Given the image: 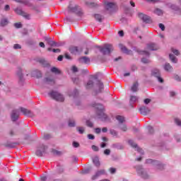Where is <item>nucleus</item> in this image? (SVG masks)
<instances>
[{"mask_svg": "<svg viewBox=\"0 0 181 181\" xmlns=\"http://www.w3.org/2000/svg\"><path fill=\"white\" fill-rule=\"evenodd\" d=\"M92 107H94L95 109H97V114L100 119H102L103 121H105V119H107V115L104 113V110H103V105L100 104H93Z\"/></svg>", "mask_w": 181, "mask_h": 181, "instance_id": "1", "label": "nucleus"}, {"mask_svg": "<svg viewBox=\"0 0 181 181\" xmlns=\"http://www.w3.org/2000/svg\"><path fill=\"white\" fill-rule=\"evenodd\" d=\"M49 95L56 101H59L60 103H63V101H64V97L59 92L52 90L49 93Z\"/></svg>", "mask_w": 181, "mask_h": 181, "instance_id": "2", "label": "nucleus"}, {"mask_svg": "<svg viewBox=\"0 0 181 181\" xmlns=\"http://www.w3.org/2000/svg\"><path fill=\"white\" fill-rule=\"evenodd\" d=\"M46 149H47V146H45L44 144L40 145L37 151L35 152V155H37V156H43V153H45L46 152Z\"/></svg>", "mask_w": 181, "mask_h": 181, "instance_id": "3", "label": "nucleus"}, {"mask_svg": "<svg viewBox=\"0 0 181 181\" xmlns=\"http://www.w3.org/2000/svg\"><path fill=\"white\" fill-rule=\"evenodd\" d=\"M152 76H153V77H156L159 83H162L164 82L163 78L160 77V71H159L158 69H154L152 71Z\"/></svg>", "mask_w": 181, "mask_h": 181, "instance_id": "4", "label": "nucleus"}, {"mask_svg": "<svg viewBox=\"0 0 181 181\" xmlns=\"http://www.w3.org/2000/svg\"><path fill=\"white\" fill-rule=\"evenodd\" d=\"M146 163H151L152 165H156L157 169H160V170H162V169H163V165H162L160 163V162L158 161V160H153L152 159H147L146 160Z\"/></svg>", "mask_w": 181, "mask_h": 181, "instance_id": "5", "label": "nucleus"}, {"mask_svg": "<svg viewBox=\"0 0 181 181\" xmlns=\"http://www.w3.org/2000/svg\"><path fill=\"white\" fill-rule=\"evenodd\" d=\"M139 17L142 19L146 23H149L151 22V17L142 13H139Z\"/></svg>", "mask_w": 181, "mask_h": 181, "instance_id": "6", "label": "nucleus"}, {"mask_svg": "<svg viewBox=\"0 0 181 181\" xmlns=\"http://www.w3.org/2000/svg\"><path fill=\"white\" fill-rule=\"evenodd\" d=\"M139 111H140V114H141V115H146L149 114V112H151L149 108H148L145 106L141 107L139 108Z\"/></svg>", "mask_w": 181, "mask_h": 181, "instance_id": "7", "label": "nucleus"}, {"mask_svg": "<svg viewBox=\"0 0 181 181\" xmlns=\"http://www.w3.org/2000/svg\"><path fill=\"white\" fill-rule=\"evenodd\" d=\"M20 111H21V112H23V114L24 115H28V117H32V115H33L32 111H30L25 107H21Z\"/></svg>", "mask_w": 181, "mask_h": 181, "instance_id": "8", "label": "nucleus"}, {"mask_svg": "<svg viewBox=\"0 0 181 181\" xmlns=\"http://www.w3.org/2000/svg\"><path fill=\"white\" fill-rule=\"evenodd\" d=\"M115 8V4L111 2H105V8L107 11H110V9H114Z\"/></svg>", "mask_w": 181, "mask_h": 181, "instance_id": "9", "label": "nucleus"}, {"mask_svg": "<svg viewBox=\"0 0 181 181\" xmlns=\"http://www.w3.org/2000/svg\"><path fill=\"white\" fill-rule=\"evenodd\" d=\"M19 118V112L18 110H13L11 114V119L15 122Z\"/></svg>", "mask_w": 181, "mask_h": 181, "instance_id": "10", "label": "nucleus"}, {"mask_svg": "<svg viewBox=\"0 0 181 181\" xmlns=\"http://www.w3.org/2000/svg\"><path fill=\"white\" fill-rule=\"evenodd\" d=\"M105 52H106V54H110L112 50H114V48L112 47V45H105V47H103Z\"/></svg>", "mask_w": 181, "mask_h": 181, "instance_id": "11", "label": "nucleus"}, {"mask_svg": "<svg viewBox=\"0 0 181 181\" xmlns=\"http://www.w3.org/2000/svg\"><path fill=\"white\" fill-rule=\"evenodd\" d=\"M147 49L148 50H158L159 49V47L153 43H150L147 45Z\"/></svg>", "mask_w": 181, "mask_h": 181, "instance_id": "12", "label": "nucleus"}, {"mask_svg": "<svg viewBox=\"0 0 181 181\" xmlns=\"http://www.w3.org/2000/svg\"><path fill=\"white\" fill-rule=\"evenodd\" d=\"M101 175H105V170H100L98 171L95 175L93 176L92 179L93 180H95V179H97L98 176H101Z\"/></svg>", "mask_w": 181, "mask_h": 181, "instance_id": "13", "label": "nucleus"}, {"mask_svg": "<svg viewBox=\"0 0 181 181\" xmlns=\"http://www.w3.org/2000/svg\"><path fill=\"white\" fill-rule=\"evenodd\" d=\"M69 12H74V13H76V12L78 11V6L77 5L73 6L70 4L69 6Z\"/></svg>", "mask_w": 181, "mask_h": 181, "instance_id": "14", "label": "nucleus"}, {"mask_svg": "<svg viewBox=\"0 0 181 181\" xmlns=\"http://www.w3.org/2000/svg\"><path fill=\"white\" fill-rule=\"evenodd\" d=\"M119 47L121 49L122 52H123V53H126V54H131V50L127 49V47H124L122 44H120L119 45Z\"/></svg>", "mask_w": 181, "mask_h": 181, "instance_id": "15", "label": "nucleus"}, {"mask_svg": "<svg viewBox=\"0 0 181 181\" xmlns=\"http://www.w3.org/2000/svg\"><path fill=\"white\" fill-rule=\"evenodd\" d=\"M97 85L99 88V90L97 91V93H103V90H104V83H103V82L98 81Z\"/></svg>", "mask_w": 181, "mask_h": 181, "instance_id": "16", "label": "nucleus"}, {"mask_svg": "<svg viewBox=\"0 0 181 181\" xmlns=\"http://www.w3.org/2000/svg\"><path fill=\"white\" fill-rule=\"evenodd\" d=\"M79 62L81 63H85V64H87L90 62V58L87 57H82L79 59Z\"/></svg>", "mask_w": 181, "mask_h": 181, "instance_id": "17", "label": "nucleus"}, {"mask_svg": "<svg viewBox=\"0 0 181 181\" xmlns=\"http://www.w3.org/2000/svg\"><path fill=\"white\" fill-rule=\"evenodd\" d=\"M51 72L54 73V74H62V71H60V69H59V68L53 66L52 68H51Z\"/></svg>", "mask_w": 181, "mask_h": 181, "instance_id": "18", "label": "nucleus"}, {"mask_svg": "<svg viewBox=\"0 0 181 181\" xmlns=\"http://www.w3.org/2000/svg\"><path fill=\"white\" fill-rule=\"evenodd\" d=\"M139 86V84L138 83V82H135L131 90L133 93H136V91H138V86Z\"/></svg>", "mask_w": 181, "mask_h": 181, "instance_id": "19", "label": "nucleus"}, {"mask_svg": "<svg viewBox=\"0 0 181 181\" xmlns=\"http://www.w3.org/2000/svg\"><path fill=\"white\" fill-rule=\"evenodd\" d=\"M69 51H70L71 53H72L73 54H76V53H78V52H79L78 47H71L69 48Z\"/></svg>", "mask_w": 181, "mask_h": 181, "instance_id": "20", "label": "nucleus"}, {"mask_svg": "<svg viewBox=\"0 0 181 181\" xmlns=\"http://www.w3.org/2000/svg\"><path fill=\"white\" fill-rule=\"evenodd\" d=\"M17 76H18L21 81H22V80H23V74H22V69L18 68V72H17Z\"/></svg>", "mask_w": 181, "mask_h": 181, "instance_id": "21", "label": "nucleus"}, {"mask_svg": "<svg viewBox=\"0 0 181 181\" xmlns=\"http://www.w3.org/2000/svg\"><path fill=\"white\" fill-rule=\"evenodd\" d=\"M93 162L95 165V166H97L98 168V166H100V159H98V157H95L93 159Z\"/></svg>", "mask_w": 181, "mask_h": 181, "instance_id": "22", "label": "nucleus"}, {"mask_svg": "<svg viewBox=\"0 0 181 181\" xmlns=\"http://www.w3.org/2000/svg\"><path fill=\"white\" fill-rule=\"evenodd\" d=\"M164 69L165 70V71H172L173 68L172 66H170V64L168 63L165 64V65L164 66Z\"/></svg>", "mask_w": 181, "mask_h": 181, "instance_id": "23", "label": "nucleus"}, {"mask_svg": "<svg viewBox=\"0 0 181 181\" xmlns=\"http://www.w3.org/2000/svg\"><path fill=\"white\" fill-rule=\"evenodd\" d=\"M154 13H156V15H158V16H160L163 15V11L160 8H156L154 11Z\"/></svg>", "mask_w": 181, "mask_h": 181, "instance_id": "24", "label": "nucleus"}, {"mask_svg": "<svg viewBox=\"0 0 181 181\" xmlns=\"http://www.w3.org/2000/svg\"><path fill=\"white\" fill-rule=\"evenodd\" d=\"M48 45L52 47H57V42L53 40H48Z\"/></svg>", "mask_w": 181, "mask_h": 181, "instance_id": "25", "label": "nucleus"}, {"mask_svg": "<svg viewBox=\"0 0 181 181\" xmlns=\"http://www.w3.org/2000/svg\"><path fill=\"white\" fill-rule=\"evenodd\" d=\"M169 57L173 63H177V59H176V57H175V55L170 54Z\"/></svg>", "mask_w": 181, "mask_h": 181, "instance_id": "26", "label": "nucleus"}, {"mask_svg": "<svg viewBox=\"0 0 181 181\" xmlns=\"http://www.w3.org/2000/svg\"><path fill=\"white\" fill-rule=\"evenodd\" d=\"M94 86V82L93 81H88L86 84V88H92V87Z\"/></svg>", "mask_w": 181, "mask_h": 181, "instance_id": "27", "label": "nucleus"}, {"mask_svg": "<svg viewBox=\"0 0 181 181\" xmlns=\"http://www.w3.org/2000/svg\"><path fill=\"white\" fill-rule=\"evenodd\" d=\"M116 119L119 121V124H122V122L125 121V119L124 118V117L119 116V115L116 117Z\"/></svg>", "mask_w": 181, "mask_h": 181, "instance_id": "28", "label": "nucleus"}, {"mask_svg": "<svg viewBox=\"0 0 181 181\" xmlns=\"http://www.w3.org/2000/svg\"><path fill=\"white\" fill-rule=\"evenodd\" d=\"M8 25V19L4 18L1 21L0 25L1 26H6Z\"/></svg>", "mask_w": 181, "mask_h": 181, "instance_id": "29", "label": "nucleus"}, {"mask_svg": "<svg viewBox=\"0 0 181 181\" xmlns=\"http://www.w3.org/2000/svg\"><path fill=\"white\" fill-rule=\"evenodd\" d=\"M16 144V143H6L5 144V146H6L7 148H15Z\"/></svg>", "mask_w": 181, "mask_h": 181, "instance_id": "30", "label": "nucleus"}, {"mask_svg": "<svg viewBox=\"0 0 181 181\" xmlns=\"http://www.w3.org/2000/svg\"><path fill=\"white\" fill-rule=\"evenodd\" d=\"M21 16L25 18V19H28V21H29V19H30V14H28V13H25V11L23 12V14L21 15Z\"/></svg>", "mask_w": 181, "mask_h": 181, "instance_id": "31", "label": "nucleus"}, {"mask_svg": "<svg viewBox=\"0 0 181 181\" xmlns=\"http://www.w3.org/2000/svg\"><path fill=\"white\" fill-rule=\"evenodd\" d=\"M96 48L99 49L100 52L103 53V54H107V51L104 50L103 47H101L100 46H96Z\"/></svg>", "mask_w": 181, "mask_h": 181, "instance_id": "32", "label": "nucleus"}, {"mask_svg": "<svg viewBox=\"0 0 181 181\" xmlns=\"http://www.w3.org/2000/svg\"><path fill=\"white\" fill-rule=\"evenodd\" d=\"M95 18L98 22H102L103 18L101 17V15L100 14H95Z\"/></svg>", "mask_w": 181, "mask_h": 181, "instance_id": "33", "label": "nucleus"}, {"mask_svg": "<svg viewBox=\"0 0 181 181\" xmlns=\"http://www.w3.org/2000/svg\"><path fill=\"white\" fill-rule=\"evenodd\" d=\"M120 129L123 131V132H127V131H128V127H127V125L125 124H122L120 126Z\"/></svg>", "mask_w": 181, "mask_h": 181, "instance_id": "34", "label": "nucleus"}, {"mask_svg": "<svg viewBox=\"0 0 181 181\" xmlns=\"http://www.w3.org/2000/svg\"><path fill=\"white\" fill-rule=\"evenodd\" d=\"M129 144L130 146H132V148H136L138 146L136 144H135V142H134L132 140L129 141Z\"/></svg>", "mask_w": 181, "mask_h": 181, "instance_id": "35", "label": "nucleus"}, {"mask_svg": "<svg viewBox=\"0 0 181 181\" xmlns=\"http://www.w3.org/2000/svg\"><path fill=\"white\" fill-rule=\"evenodd\" d=\"M16 13H17V15H21V16H22L23 13V11H22L21 9L19 8H16L15 10Z\"/></svg>", "mask_w": 181, "mask_h": 181, "instance_id": "36", "label": "nucleus"}, {"mask_svg": "<svg viewBox=\"0 0 181 181\" xmlns=\"http://www.w3.org/2000/svg\"><path fill=\"white\" fill-rule=\"evenodd\" d=\"M45 81L48 84H50V83H52L53 84H54V79H53V78H46Z\"/></svg>", "mask_w": 181, "mask_h": 181, "instance_id": "37", "label": "nucleus"}, {"mask_svg": "<svg viewBox=\"0 0 181 181\" xmlns=\"http://www.w3.org/2000/svg\"><path fill=\"white\" fill-rule=\"evenodd\" d=\"M76 130L78 131V132H79V134H84V131H85L84 127H77Z\"/></svg>", "mask_w": 181, "mask_h": 181, "instance_id": "38", "label": "nucleus"}, {"mask_svg": "<svg viewBox=\"0 0 181 181\" xmlns=\"http://www.w3.org/2000/svg\"><path fill=\"white\" fill-rule=\"evenodd\" d=\"M171 52L175 54V56H179L180 54V52H179V50L175 49V48H171Z\"/></svg>", "mask_w": 181, "mask_h": 181, "instance_id": "39", "label": "nucleus"}, {"mask_svg": "<svg viewBox=\"0 0 181 181\" xmlns=\"http://www.w3.org/2000/svg\"><path fill=\"white\" fill-rule=\"evenodd\" d=\"M136 100H138L136 96L132 95L130 97V103H136Z\"/></svg>", "mask_w": 181, "mask_h": 181, "instance_id": "40", "label": "nucleus"}, {"mask_svg": "<svg viewBox=\"0 0 181 181\" xmlns=\"http://www.w3.org/2000/svg\"><path fill=\"white\" fill-rule=\"evenodd\" d=\"M69 127H76V122H74V120H69V124H68Z\"/></svg>", "mask_w": 181, "mask_h": 181, "instance_id": "41", "label": "nucleus"}, {"mask_svg": "<svg viewBox=\"0 0 181 181\" xmlns=\"http://www.w3.org/2000/svg\"><path fill=\"white\" fill-rule=\"evenodd\" d=\"M110 132V134L112 135L113 136H117V135H118V132H117V131L114 129H111Z\"/></svg>", "mask_w": 181, "mask_h": 181, "instance_id": "42", "label": "nucleus"}, {"mask_svg": "<svg viewBox=\"0 0 181 181\" xmlns=\"http://www.w3.org/2000/svg\"><path fill=\"white\" fill-rule=\"evenodd\" d=\"M14 26L16 29H21V28H22V23H16L14 24Z\"/></svg>", "mask_w": 181, "mask_h": 181, "instance_id": "43", "label": "nucleus"}, {"mask_svg": "<svg viewBox=\"0 0 181 181\" xmlns=\"http://www.w3.org/2000/svg\"><path fill=\"white\" fill-rule=\"evenodd\" d=\"M147 129H148L149 134L153 133V127L148 126L147 127Z\"/></svg>", "mask_w": 181, "mask_h": 181, "instance_id": "44", "label": "nucleus"}, {"mask_svg": "<svg viewBox=\"0 0 181 181\" xmlns=\"http://www.w3.org/2000/svg\"><path fill=\"white\" fill-rule=\"evenodd\" d=\"M86 125L87 127H89L90 128H93V122H91V121L88 120L86 121Z\"/></svg>", "mask_w": 181, "mask_h": 181, "instance_id": "45", "label": "nucleus"}, {"mask_svg": "<svg viewBox=\"0 0 181 181\" xmlns=\"http://www.w3.org/2000/svg\"><path fill=\"white\" fill-rule=\"evenodd\" d=\"M71 70L73 73H77V71H78V69L76 66H73Z\"/></svg>", "mask_w": 181, "mask_h": 181, "instance_id": "46", "label": "nucleus"}, {"mask_svg": "<svg viewBox=\"0 0 181 181\" xmlns=\"http://www.w3.org/2000/svg\"><path fill=\"white\" fill-rule=\"evenodd\" d=\"M175 124H177V125H178L179 127H181V120H180L178 118H176L175 119Z\"/></svg>", "mask_w": 181, "mask_h": 181, "instance_id": "47", "label": "nucleus"}, {"mask_svg": "<svg viewBox=\"0 0 181 181\" xmlns=\"http://www.w3.org/2000/svg\"><path fill=\"white\" fill-rule=\"evenodd\" d=\"M13 49H22V46H21V45L19 44H15L13 45Z\"/></svg>", "mask_w": 181, "mask_h": 181, "instance_id": "48", "label": "nucleus"}, {"mask_svg": "<svg viewBox=\"0 0 181 181\" xmlns=\"http://www.w3.org/2000/svg\"><path fill=\"white\" fill-rule=\"evenodd\" d=\"M110 153H111V150L108 149V148H106L105 151H104V154L105 155H110Z\"/></svg>", "mask_w": 181, "mask_h": 181, "instance_id": "49", "label": "nucleus"}, {"mask_svg": "<svg viewBox=\"0 0 181 181\" xmlns=\"http://www.w3.org/2000/svg\"><path fill=\"white\" fill-rule=\"evenodd\" d=\"M76 13L78 15V16H83V13L81 10H77Z\"/></svg>", "mask_w": 181, "mask_h": 181, "instance_id": "50", "label": "nucleus"}, {"mask_svg": "<svg viewBox=\"0 0 181 181\" xmlns=\"http://www.w3.org/2000/svg\"><path fill=\"white\" fill-rule=\"evenodd\" d=\"M50 138H52V135L49 134H46L44 135V139H50Z\"/></svg>", "mask_w": 181, "mask_h": 181, "instance_id": "51", "label": "nucleus"}, {"mask_svg": "<svg viewBox=\"0 0 181 181\" xmlns=\"http://www.w3.org/2000/svg\"><path fill=\"white\" fill-rule=\"evenodd\" d=\"M78 146H80V144H78V142H76V141L73 142V147L74 148H78Z\"/></svg>", "mask_w": 181, "mask_h": 181, "instance_id": "52", "label": "nucleus"}, {"mask_svg": "<svg viewBox=\"0 0 181 181\" xmlns=\"http://www.w3.org/2000/svg\"><path fill=\"white\" fill-rule=\"evenodd\" d=\"M146 2H149L151 4H156V2H159V0H146Z\"/></svg>", "mask_w": 181, "mask_h": 181, "instance_id": "53", "label": "nucleus"}, {"mask_svg": "<svg viewBox=\"0 0 181 181\" xmlns=\"http://www.w3.org/2000/svg\"><path fill=\"white\" fill-rule=\"evenodd\" d=\"M141 62H142V63H144V64H148V63H149V60H148V59H146V58H143V59H141Z\"/></svg>", "mask_w": 181, "mask_h": 181, "instance_id": "54", "label": "nucleus"}, {"mask_svg": "<svg viewBox=\"0 0 181 181\" xmlns=\"http://www.w3.org/2000/svg\"><path fill=\"white\" fill-rule=\"evenodd\" d=\"M92 149H93V151H94L95 152H98V147H97V146H95V145H93V146H92Z\"/></svg>", "mask_w": 181, "mask_h": 181, "instance_id": "55", "label": "nucleus"}, {"mask_svg": "<svg viewBox=\"0 0 181 181\" xmlns=\"http://www.w3.org/2000/svg\"><path fill=\"white\" fill-rule=\"evenodd\" d=\"M88 139H95V136H94V135L93 134H88Z\"/></svg>", "mask_w": 181, "mask_h": 181, "instance_id": "56", "label": "nucleus"}, {"mask_svg": "<svg viewBox=\"0 0 181 181\" xmlns=\"http://www.w3.org/2000/svg\"><path fill=\"white\" fill-rule=\"evenodd\" d=\"M159 28H160V29H161V30H163V31L165 30V25L160 23Z\"/></svg>", "mask_w": 181, "mask_h": 181, "instance_id": "57", "label": "nucleus"}, {"mask_svg": "<svg viewBox=\"0 0 181 181\" xmlns=\"http://www.w3.org/2000/svg\"><path fill=\"white\" fill-rule=\"evenodd\" d=\"M21 4H23L24 5H28L29 1L28 0H21Z\"/></svg>", "mask_w": 181, "mask_h": 181, "instance_id": "58", "label": "nucleus"}, {"mask_svg": "<svg viewBox=\"0 0 181 181\" xmlns=\"http://www.w3.org/2000/svg\"><path fill=\"white\" fill-rule=\"evenodd\" d=\"M117 171V170L114 168H110V173H115Z\"/></svg>", "mask_w": 181, "mask_h": 181, "instance_id": "59", "label": "nucleus"}, {"mask_svg": "<svg viewBox=\"0 0 181 181\" xmlns=\"http://www.w3.org/2000/svg\"><path fill=\"white\" fill-rule=\"evenodd\" d=\"M78 95V90H75L74 91V94L72 95L73 97H76V95Z\"/></svg>", "mask_w": 181, "mask_h": 181, "instance_id": "60", "label": "nucleus"}, {"mask_svg": "<svg viewBox=\"0 0 181 181\" xmlns=\"http://www.w3.org/2000/svg\"><path fill=\"white\" fill-rule=\"evenodd\" d=\"M95 134H100L101 132V129L100 128H96L95 129Z\"/></svg>", "mask_w": 181, "mask_h": 181, "instance_id": "61", "label": "nucleus"}, {"mask_svg": "<svg viewBox=\"0 0 181 181\" xmlns=\"http://www.w3.org/2000/svg\"><path fill=\"white\" fill-rule=\"evenodd\" d=\"M11 9V7L9 6V5H6L4 7V11H9Z\"/></svg>", "mask_w": 181, "mask_h": 181, "instance_id": "62", "label": "nucleus"}, {"mask_svg": "<svg viewBox=\"0 0 181 181\" xmlns=\"http://www.w3.org/2000/svg\"><path fill=\"white\" fill-rule=\"evenodd\" d=\"M144 103H145L146 104H149V103H151V99H149V98L145 99V100H144Z\"/></svg>", "mask_w": 181, "mask_h": 181, "instance_id": "63", "label": "nucleus"}, {"mask_svg": "<svg viewBox=\"0 0 181 181\" xmlns=\"http://www.w3.org/2000/svg\"><path fill=\"white\" fill-rule=\"evenodd\" d=\"M118 35L121 37L124 36V31H122V30L119 31Z\"/></svg>", "mask_w": 181, "mask_h": 181, "instance_id": "64", "label": "nucleus"}]
</instances>
